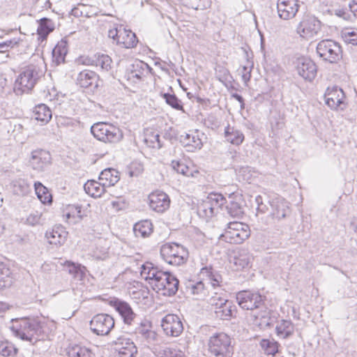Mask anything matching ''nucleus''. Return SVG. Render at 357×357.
Returning <instances> with one entry per match:
<instances>
[{"instance_id":"1","label":"nucleus","mask_w":357,"mask_h":357,"mask_svg":"<svg viewBox=\"0 0 357 357\" xmlns=\"http://www.w3.org/2000/svg\"><path fill=\"white\" fill-rule=\"evenodd\" d=\"M142 274L146 275L145 280L153 289L163 296H174L178 290L179 280L169 271H162L153 266L143 265Z\"/></svg>"},{"instance_id":"2","label":"nucleus","mask_w":357,"mask_h":357,"mask_svg":"<svg viewBox=\"0 0 357 357\" xmlns=\"http://www.w3.org/2000/svg\"><path fill=\"white\" fill-rule=\"evenodd\" d=\"M10 329L16 337L33 344L44 337L42 326L35 319L22 318L15 320Z\"/></svg>"},{"instance_id":"3","label":"nucleus","mask_w":357,"mask_h":357,"mask_svg":"<svg viewBox=\"0 0 357 357\" xmlns=\"http://www.w3.org/2000/svg\"><path fill=\"white\" fill-rule=\"evenodd\" d=\"M43 75L42 70L36 65H29L22 69L15 83V90L29 92Z\"/></svg>"},{"instance_id":"4","label":"nucleus","mask_w":357,"mask_h":357,"mask_svg":"<svg viewBox=\"0 0 357 357\" xmlns=\"http://www.w3.org/2000/svg\"><path fill=\"white\" fill-rule=\"evenodd\" d=\"M160 255L167 264L172 266H181L187 261L188 251L179 243H167L161 246Z\"/></svg>"},{"instance_id":"5","label":"nucleus","mask_w":357,"mask_h":357,"mask_svg":"<svg viewBox=\"0 0 357 357\" xmlns=\"http://www.w3.org/2000/svg\"><path fill=\"white\" fill-rule=\"evenodd\" d=\"M91 132L98 140L105 143H118L123 138L122 131L112 124L98 122L91 127Z\"/></svg>"},{"instance_id":"6","label":"nucleus","mask_w":357,"mask_h":357,"mask_svg":"<svg viewBox=\"0 0 357 357\" xmlns=\"http://www.w3.org/2000/svg\"><path fill=\"white\" fill-rule=\"evenodd\" d=\"M211 357H232L234 351L231 338L224 333L211 336L208 341Z\"/></svg>"},{"instance_id":"7","label":"nucleus","mask_w":357,"mask_h":357,"mask_svg":"<svg viewBox=\"0 0 357 357\" xmlns=\"http://www.w3.org/2000/svg\"><path fill=\"white\" fill-rule=\"evenodd\" d=\"M236 299L240 307L245 310L266 309L265 306L266 296L257 291H240L236 294Z\"/></svg>"},{"instance_id":"8","label":"nucleus","mask_w":357,"mask_h":357,"mask_svg":"<svg viewBox=\"0 0 357 357\" xmlns=\"http://www.w3.org/2000/svg\"><path fill=\"white\" fill-rule=\"evenodd\" d=\"M130 333L142 342L151 343L155 340L156 333L152 330L151 322L146 318L139 317L131 325L127 327Z\"/></svg>"},{"instance_id":"9","label":"nucleus","mask_w":357,"mask_h":357,"mask_svg":"<svg viewBox=\"0 0 357 357\" xmlns=\"http://www.w3.org/2000/svg\"><path fill=\"white\" fill-rule=\"evenodd\" d=\"M317 53L322 60L331 63H335L342 58L341 46L331 39L321 40L317 45Z\"/></svg>"},{"instance_id":"10","label":"nucleus","mask_w":357,"mask_h":357,"mask_svg":"<svg viewBox=\"0 0 357 357\" xmlns=\"http://www.w3.org/2000/svg\"><path fill=\"white\" fill-rule=\"evenodd\" d=\"M108 304L112 307L120 315L123 324L128 327L140 317L137 314L130 305L125 301L119 298H109L107 301Z\"/></svg>"},{"instance_id":"11","label":"nucleus","mask_w":357,"mask_h":357,"mask_svg":"<svg viewBox=\"0 0 357 357\" xmlns=\"http://www.w3.org/2000/svg\"><path fill=\"white\" fill-rule=\"evenodd\" d=\"M114 318L107 314H98L90 321V328L98 335H108L114 326Z\"/></svg>"},{"instance_id":"12","label":"nucleus","mask_w":357,"mask_h":357,"mask_svg":"<svg viewBox=\"0 0 357 357\" xmlns=\"http://www.w3.org/2000/svg\"><path fill=\"white\" fill-rule=\"evenodd\" d=\"M321 22L314 16L306 15L296 27V32L304 38H310L321 30Z\"/></svg>"},{"instance_id":"13","label":"nucleus","mask_w":357,"mask_h":357,"mask_svg":"<svg viewBox=\"0 0 357 357\" xmlns=\"http://www.w3.org/2000/svg\"><path fill=\"white\" fill-rule=\"evenodd\" d=\"M270 205L271 211L270 212V218L266 222L268 225L275 226L276 223L280 222L290 214L289 203L283 199L274 200Z\"/></svg>"},{"instance_id":"14","label":"nucleus","mask_w":357,"mask_h":357,"mask_svg":"<svg viewBox=\"0 0 357 357\" xmlns=\"http://www.w3.org/2000/svg\"><path fill=\"white\" fill-rule=\"evenodd\" d=\"M324 99L325 103L331 109L343 110L345 108V95L342 89L338 86L327 88L324 93Z\"/></svg>"},{"instance_id":"15","label":"nucleus","mask_w":357,"mask_h":357,"mask_svg":"<svg viewBox=\"0 0 357 357\" xmlns=\"http://www.w3.org/2000/svg\"><path fill=\"white\" fill-rule=\"evenodd\" d=\"M162 328L167 336L178 337L183 331V325L178 316L168 314L161 321Z\"/></svg>"},{"instance_id":"16","label":"nucleus","mask_w":357,"mask_h":357,"mask_svg":"<svg viewBox=\"0 0 357 357\" xmlns=\"http://www.w3.org/2000/svg\"><path fill=\"white\" fill-rule=\"evenodd\" d=\"M298 74L305 80L311 82L317 75V66L309 58L300 57L296 62Z\"/></svg>"},{"instance_id":"17","label":"nucleus","mask_w":357,"mask_h":357,"mask_svg":"<svg viewBox=\"0 0 357 357\" xmlns=\"http://www.w3.org/2000/svg\"><path fill=\"white\" fill-rule=\"evenodd\" d=\"M114 350L119 357H133L137 349L135 343L125 336H120L114 342Z\"/></svg>"},{"instance_id":"18","label":"nucleus","mask_w":357,"mask_h":357,"mask_svg":"<svg viewBox=\"0 0 357 357\" xmlns=\"http://www.w3.org/2000/svg\"><path fill=\"white\" fill-rule=\"evenodd\" d=\"M298 0H278L277 10L280 18L287 20L294 18L299 9Z\"/></svg>"},{"instance_id":"19","label":"nucleus","mask_w":357,"mask_h":357,"mask_svg":"<svg viewBox=\"0 0 357 357\" xmlns=\"http://www.w3.org/2000/svg\"><path fill=\"white\" fill-rule=\"evenodd\" d=\"M149 199L150 208L158 213H163L169 207V197L164 192H152L149 195Z\"/></svg>"},{"instance_id":"20","label":"nucleus","mask_w":357,"mask_h":357,"mask_svg":"<svg viewBox=\"0 0 357 357\" xmlns=\"http://www.w3.org/2000/svg\"><path fill=\"white\" fill-rule=\"evenodd\" d=\"M50 163L51 155L48 151L43 149L32 151L30 164L33 169L43 172Z\"/></svg>"},{"instance_id":"21","label":"nucleus","mask_w":357,"mask_h":357,"mask_svg":"<svg viewBox=\"0 0 357 357\" xmlns=\"http://www.w3.org/2000/svg\"><path fill=\"white\" fill-rule=\"evenodd\" d=\"M217 310H215L216 317L222 320H229L236 317L237 309L231 301H222L218 303Z\"/></svg>"},{"instance_id":"22","label":"nucleus","mask_w":357,"mask_h":357,"mask_svg":"<svg viewBox=\"0 0 357 357\" xmlns=\"http://www.w3.org/2000/svg\"><path fill=\"white\" fill-rule=\"evenodd\" d=\"M243 201L240 197H229V201L226 200L225 209L227 214L234 218L240 219L244 214Z\"/></svg>"},{"instance_id":"23","label":"nucleus","mask_w":357,"mask_h":357,"mask_svg":"<svg viewBox=\"0 0 357 357\" xmlns=\"http://www.w3.org/2000/svg\"><path fill=\"white\" fill-rule=\"evenodd\" d=\"M98 75L91 70H84L80 72L77 77V84L82 88H93L98 86Z\"/></svg>"},{"instance_id":"24","label":"nucleus","mask_w":357,"mask_h":357,"mask_svg":"<svg viewBox=\"0 0 357 357\" xmlns=\"http://www.w3.org/2000/svg\"><path fill=\"white\" fill-rule=\"evenodd\" d=\"M179 142L187 148L188 151L194 152L196 149H201L203 144L197 132L195 134L184 133L179 136Z\"/></svg>"},{"instance_id":"25","label":"nucleus","mask_w":357,"mask_h":357,"mask_svg":"<svg viewBox=\"0 0 357 357\" xmlns=\"http://www.w3.org/2000/svg\"><path fill=\"white\" fill-rule=\"evenodd\" d=\"M294 324L291 320L281 319L277 322L275 332L281 339H288L294 333Z\"/></svg>"},{"instance_id":"26","label":"nucleus","mask_w":357,"mask_h":357,"mask_svg":"<svg viewBox=\"0 0 357 357\" xmlns=\"http://www.w3.org/2000/svg\"><path fill=\"white\" fill-rule=\"evenodd\" d=\"M107 186L102 182H98L94 180L88 181L84 185L85 192L92 197H100L105 192Z\"/></svg>"},{"instance_id":"27","label":"nucleus","mask_w":357,"mask_h":357,"mask_svg":"<svg viewBox=\"0 0 357 357\" xmlns=\"http://www.w3.org/2000/svg\"><path fill=\"white\" fill-rule=\"evenodd\" d=\"M88 63L107 72L112 68V60L107 54H96L88 59Z\"/></svg>"},{"instance_id":"28","label":"nucleus","mask_w":357,"mask_h":357,"mask_svg":"<svg viewBox=\"0 0 357 357\" xmlns=\"http://www.w3.org/2000/svg\"><path fill=\"white\" fill-rule=\"evenodd\" d=\"M152 68L145 62L136 61L131 66L129 78H137L141 80L146 74L151 73Z\"/></svg>"},{"instance_id":"29","label":"nucleus","mask_w":357,"mask_h":357,"mask_svg":"<svg viewBox=\"0 0 357 357\" xmlns=\"http://www.w3.org/2000/svg\"><path fill=\"white\" fill-rule=\"evenodd\" d=\"M68 53V42L66 39H61L52 50V60L56 65L65 61Z\"/></svg>"},{"instance_id":"30","label":"nucleus","mask_w":357,"mask_h":357,"mask_svg":"<svg viewBox=\"0 0 357 357\" xmlns=\"http://www.w3.org/2000/svg\"><path fill=\"white\" fill-rule=\"evenodd\" d=\"M186 291L195 296V299L202 300L206 296V289L202 281H189L186 284Z\"/></svg>"},{"instance_id":"31","label":"nucleus","mask_w":357,"mask_h":357,"mask_svg":"<svg viewBox=\"0 0 357 357\" xmlns=\"http://www.w3.org/2000/svg\"><path fill=\"white\" fill-rule=\"evenodd\" d=\"M119 179V172L114 168H107L102 170L99 176V180L107 187L114 185Z\"/></svg>"},{"instance_id":"32","label":"nucleus","mask_w":357,"mask_h":357,"mask_svg":"<svg viewBox=\"0 0 357 357\" xmlns=\"http://www.w3.org/2000/svg\"><path fill=\"white\" fill-rule=\"evenodd\" d=\"M153 225L148 220L139 221L135 223L133 227V231L136 237H148L153 233Z\"/></svg>"},{"instance_id":"33","label":"nucleus","mask_w":357,"mask_h":357,"mask_svg":"<svg viewBox=\"0 0 357 357\" xmlns=\"http://www.w3.org/2000/svg\"><path fill=\"white\" fill-rule=\"evenodd\" d=\"M38 23L37 33L43 40L46 39L48 35L54 30V22L49 18H41Z\"/></svg>"},{"instance_id":"34","label":"nucleus","mask_w":357,"mask_h":357,"mask_svg":"<svg viewBox=\"0 0 357 357\" xmlns=\"http://www.w3.org/2000/svg\"><path fill=\"white\" fill-rule=\"evenodd\" d=\"M225 137L227 142L234 145H240L244 140L242 132L229 126L225 129Z\"/></svg>"},{"instance_id":"35","label":"nucleus","mask_w":357,"mask_h":357,"mask_svg":"<svg viewBox=\"0 0 357 357\" xmlns=\"http://www.w3.org/2000/svg\"><path fill=\"white\" fill-rule=\"evenodd\" d=\"M67 233L63 230V228L54 229L50 232L46 233V237L47 238L49 243L54 245H63L66 240Z\"/></svg>"},{"instance_id":"36","label":"nucleus","mask_w":357,"mask_h":357,"mask_svg":"<svg viewBox=\"0 0 357 357\" xmlns=\"http://www.w3.org/2000/svg\"><path fill=\"white\" fill-rule=\"evenodd\" d=\"M13 282V278L11 271L6 264L0 262V289L10 287Z\"/></svg>"},{"instance_id":"37","label":"nucleus","mask_w":357,"mask_h":357,"mask_svg":"<svg viewBox=\"0 0 357 357\" xmlns=\"http://www.w3.org/2000/svg\"><path fill=\"white\" fill-rule=\"evenodd\" d=\"M33 116L37 121L47 123L52 118V112L45 104H40L35 107Z\"/></svg>"},{"instance_id":"38","label":"nucleus","mask_w":357,"mask_h":357,"mask_svg":"<svg viewBox=\"0 0 357 357\" xmlns=\"http://www.w3.org/2000/svg\"><path fill=\"white\" fill-rule=\"evenodd\" d=\"M67 354L68 357H93V356L91 349L80 344L69 347Z\"/></svg>"},{"instance_id":"39","label":"nucleus","mask_w":357,"mask_h":357,"mask_svg":"<svg viewBox=\"0 0 357 357\" xmlns=\"http://www.w3.org/2000/svg\"><path fill=\"white\" fill-rule=\"evenodd\" d=\"M137 43L135 33L123 28L119 44H122L126 48H132L137 45Z\"/></svg>"},{"instance_id":"40","label":"nucleus","mask_w":357,"mask_h":357,"mask_svg":"<svg viewBox=\"0 0 357 357\" xmlns=\"http://www.w3.org/2000/svg\"><path fill=\"white\" fill-rule=\"evenodd\" d=\"M251 259L252 256L245 250H242L234 257L233 261L236 268L241 269L247 267L250 263Z\"/></svg>"},{"instance_id":"41","label":"nucleus","mask_w":357,"mask_h":357,"mask_svg":"<svg viewBox=\"0 0 357 357\" xmlns=\"http://www.w3.org/2000/svg\"><path fill=\"white\" fill-rule=\"evenodd\" d=\"M34 188L38 198L43 204L52 202V195L48 192L47 188L44 186L40 182L37 181L34 183Z\"/></svg>"},{"instance_id":"42","label":"nucleus","mask_w":357,"mask_h":357,"mask_svg":"<svg viewBox=\"0 0 357 357\" xmlns=\"http://www.w3.org/2000/svg\"><path fill=\"white\" fill-rule=\"evenodd\" d=\"M206 200L211 204V207L217 213L219 208L225 204L226 199L220 193L211 192L206 197Z\"/></svg>"},{"instance_id":"43","label":"nucleus","mask_w":357,"mask_h":357,"mask_svg":"<svg viewBox=\"0 0 357 357\" xmlns=\"http://www.w3.org/2000/svg\"><path fill=\"white\" fill-rule=\"evenodd\" d=\"M201 274L206 275L210 280L211 284L215 288L222 282V276L211 267H204L201 269Z\"/></svg>"},{"instance_id":"44","label":"nucleus","mask_w":357,"mask_h":357,"mask_svg":"<svg viewBox=\"0 0 357 357\" xmlns=\"http://www.w3.org/2000/svg\"><path fill=\"white\" fill-rule=\"evenodd\" d=\"M222 237L226 242L233 244H240L244 241L243 239H236L237 238H239V236L236 230H235L231 225V222L228 224L225 234H222Z\"/></svg>"},{"instance_id":"45","label":"nucleus","mask_w":357,"mask_h":357,"mask_svg":"<svg viewBox=\"0 0 357 357\" xmlns=\"http://www.w3.org/2000/svg\"><path fill=\"white\" fill-rule=\"evenodd\" d=\"M197 213L199 216L206 218H212L216 213L206 199L198 205Z\"/></svg>"},{"instance_id":"46","label":"nucleus","mask_w":357,"mask_h":357,"mask_svg":"<svg viewBox=\"0 0 357 357\" xmlns=\"http://www.w3.org/2000/svg\"><path fill=\"white\" fill-rule=\"evenodd\" d=\"M162 97L165 100L167 105L176 110H183V107L182 102L175 94L169 93H164L161 94Z\"/></svg>"},{"instance_id":"47","label":"nucleus","mask_w":357,"mask_h":357,"mask_svg":"<svg viewBox=\"0 0 357 357\" xmlns=\"http://www.w3.org/2000/svg\"><path fill=\"white\" fill-rule=\"evenodd\" d=\"M181 2L186 7L191 8L195 10H204L207 8L210 2L209 0H180Z\"/></svg>"},{"instance_id":"48","label":"nucleus","mask_w":357,"mask_h":357,"mask_svg":"<svg viewBox=\"0 0 357 357\" xmlns=\"http://www.w3.org/2000/svg\"><path fill=\"white\" fill-rule=\"evenodd\" d=\"M231 225L234 229L236 230V232H238L239 238H237L236 239L238 240L241 238L245 241L250 236V231L248 225L243 224L240 222H231Z\"/></svg>"},{"instance_id":"49","label":"nucleus","mask_w":357,"mask_h":357,"mask_svg":"<svg viewBox=\"0 0 357 357\" xmlns=\"http://www.w3.org/2000/svg\"><path fill=\"white\" fill-rule=\"evenodd\" d=\"M144 143L149 147L153 149H160L162 144L160 140V135L155 133L146 135L144 139Z\"/></svg>"},{"instance_id":"50","label":"nucleus","mask_w":357,"mask_h":357,"mask_svg":"<svg viewBox=\"0 0 357 357\" xmlns=\"http://www.w3.org/2000/svg\"><path fill=\"white\" fill-rule=\"evenodd\" d=\"M342 37L346 43L357 45V29H347L343 31Z\"/></svg>"},{"instance_id":"51","label":"nucleus","mask_w":357,"mask_h":357,"mask_svg":"<svg viewBox=\"0 0 357 357\" xmlns=\"http://www.w3.org/2000/svg\"><path fill=\"white\" fill-rule=\"evenodd\" d=\"M260 344L265 353L268 355L274 356L278 351V343L275 341L263 339Z\"/></svg>"},{"instance_id":"52","label":"nucleus","mask_w":357,"mask_h":357,"mask_svg":"<svg viewBox=\"0 0 357 357\" xmlns=\"http://www.w3.org/2000/svg\"><path fill=\"white\" fill-rule=\"evenodd\" d=\"M17 349L9 342L0 343V354L3 356H13L17 354Z\"/></svg>"},{"instance_id":"53","label":"nucleus","mask_w":357,"mask_h":357,"mask_svg":"<svg viewBox=\"0 0 357 357\" xmlns=\"http://www.w3.org/2000/svg\"><path fill=\"white\" fill-rule=\"evenodd\" d=\"M172 167L179 174L185 176H188L190 174L189 167L180 160H172Z\"/></svg>"},{"instance_id":"54","label":"nucleus","mask_w":357,"mask_h":357,"mask_svg":"<svg viewBox=\"0 0 357 357\" xmlns=\"http://www.w3.org/2000/svg\"><path fill=\"white\" fill-rule=\"evenodd\" d=\"M123 27L121 26L119 28H114L108 31V36L112 38L117 44H119L123 31Z\"/></svg>"},{"instance_id":"55","label":"nucleus","mask_w":357,"mask_h":357,"mask_svg":"<svg viewBox=\"0 0 357 357\" xmlns=\"http://www.w3.org/2000/svg\"><path fill=\"white\" fill-rule=\"evenodd\" d=\"M163 357H185L184 353L174 348H165L162 350Z\"/></svg>"},{"instance_id":"56","label":"nucleus","mask_w":357,"mask_h":357,"mask_svg":"<svg viewBox=\"0 0 357 357\" xmlns=\"http://www.w3.org/2000/svg\"><path fill=\"white\" fill-rule=\"evenodd\" d=\"M68 209H70L74 213L75 218H77L79 220H82L83 215L82 214V207L79 205H69Z\"/></svg>"},{"instance_id":"57","label":"nucleus","mask_w":357,"mask_h":357,"mask_svg":"<svg viewBox=\"0 0 357 357\" xmlns=\"http://www.w3.org/2000/svg\"><path fill=\"white\" fill-rule=\"evenodd\" d=\"M252 68V65L250 66H243L242 68V79L245 83L250 80Z\"/></svg>"},{"instance_id":"58","label":"nucleus","mask_w":357,"mask_h":357,"mask_svg":"<svg viewBox=\"0 0 357 357\" xmlns=\"http://www.w3.org/2000/svg\"><path fill=\"white\" fill-rule=\"evenodd\" d=\"M67 264L69 273L73 275L74 277H77L79 274H81L79 268L76 266L74 263L67 261Z\"/></svg>"},{"instance_id":"59","label":"nucleus","mask_w":357,"mask_h":357,"mask_svg":"<svg viewBox=\"0 0 357 357\" xmlns=\"http://www.w3.org/2000/svg\"><path fill=\"white\" fill-rule=\"evenodd\" d=\"M225 300H226L225 298L215 296H213L212 298H210L209 303L212 306L214 307V310H217L218 303L219 304L220 303H221L222 301H225Z\"/></svg>"},{"instance_id":"60","label":"nucleus","mask_w":357,"mask_h":357,"mask_svg":"<svg viewBox=\"0 0 357 357\" xmlns=\"http://www.w3.org/2000/svg\"><path fill=\"white\" fill-rule=\"evenodd\" d=\"M134 165H137V167H136V172H135L132 169L130 170V175L131 176H137L139 174H140L141 172H142V171H143V166L141 164H139V163H138V164H135V163L132 164V167H131L132 169L133 168Z\"/></svg>"},{"instance_id":"61","label":"nucleus","mask_w":357,"mask_h":357,"mask_svg":"<svg viewBox=\"0 0 357 357\" xmlns=\"http://www.w3.org/2000/svg\"><path fill=\"white\" fill-rule=\"evenodd\" d=\"M335 15L342 17L344 20H347L349 16V13L347 12L344 9H337L335 10Z\"/></svg>"},{"instance_id":"62","label":"nucleus","mask_w":357,"mask_h":357,"mask_svg":"<svg viewBox=\"0 0 357 357\" xmlns=\"http://www.w3.org/2000/svg\"><path fill=\"white\" fill-rule=\"evenodd\" d=\"M231 96L241 104V109H244L245 103L243 96L236 93H233Z\"/></svg>"},{"instance_id":"63","label":"nucleus","mask_w":357,"mask_h":357,"mask_svg":"<svg viewBox=\"0 0 357 357\" xmlns=\"http://www.w3.org/2000/svg\"><path fill=\"white\" fill-rule=\"evenodd\" d=\"M20 41V39L17 38H13L10 40H8L6 41H4V43H6V51L8 50V47H13L14 46L17 45Z\"/></svg>"},{"instance_id":"64","label":"nucleus","mask_w":357,"mask_h":357,"mask_svg":"<svg viewBox=\"0 0 357 357\" xmlns=\"http://www.w3.org/2000/svg\"><path fill=\"white\" fill-rule=\"evenodd\" d=\"M350 227L357 234V219L356 218L351 220Z\"/></svg>"}]
</instances>
